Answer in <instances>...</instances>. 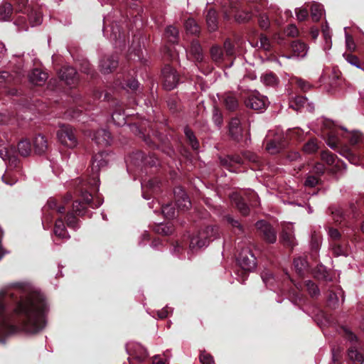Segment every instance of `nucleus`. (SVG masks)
Returning a JSON list of instances; mask_svg holds the SVG:
<instances>
[{"mask_svg":"<svg viewBox=\"0 0 364 364\" xmlns=\"http://www.w3.org/2000/svg\"><path fill=\"white\" fill-rule=\"evenodd\" d=\"M27 16L31 26H36L42 22V16L40 12L31 10Z\"/></svg>","mask_w":364,"mask_h":364,"instance_id":"obj_47","label":"nucleus"},{"mask_svg":"<svg viewBox=\"0 0 364 364\" xmlns=\"http://www.w3.org/2000/svg\"><path fill=\"white\" fill-rule=\"evenodd\" d=\"M327 135L328 138L326 139V144L330 148L335 149L339 144H341V137L339 136L338 129L330 130L327 133Z\"/></svg>","mask_w":364,"mask_h":364,"instance_id":"obj_32","label":"nucleus"},{"mask_svg":"<svg viewBox=\"0 0 364 364\" xmlns=\"http://www.w3.org/2000/svg\"><path fill=\"white\" fill-rule=\"evenodd\" d=\"M328 304L331 308L335 309L338 305V297L334 292H330L328 296Z\"/></svg>","mask_w":364,"mask_h":364,"instance_id":"obj_59","label":"nucleus"},{"mask_svg":"<svg viewBox=\"0 0 364 364\" xmlns=\"http://www.w3.org/2000/svg\"><path fill=\"white\" fill-rule=\"evenodd\" d=\"M289 107L295 110H299L301 107H306V108L312 112L314 109V104L309 102L308 100L302 96H297L290 102Z\"/></svg>","mask_w":364,"mask_h":364,"instance_id":"obj_25","label":"nucleus"},{"mask_svg":"<svg viewBox=\"0 0 364 364\" xmlns=\"http://www.w3.org/2000/svg\"><path fill=\"white\" fill-rule=\"evenodd\" d=\"M54 234L55 236L61 239H68L70 237L65 229L64 223L60 218L55 221Z\"/></svg>","mask_w":364,"mask_h":364,"instance_id":"obj_34","label":"nucleus"},{"mask_svg":"<svg viewBox=\"0 0 364 364\" xmlns=\"http://www.w3.org/2000/svg\"><path fill=\"white\" fill-rule=\"evenodd\" d=\"M292 54L291 55H283L286 58H297L301 59L306 56L308 53V46L306 43L300 41H293L291 46Z\"/></svg>","mask_w":364,"mask_h":364,"instance_id":"obj_15","label":"nucleus"},{"mask_svg":"<svg viewBox=\"0 0 364 364\" xmlns=\"http://www.w3.org/2000/svg\"><path fill=\"white\" fill-rule=\"evenodd\" d=\"M34 151L37 154H43L48 149V141L44 136L41 134L37 135L33 139Z\"/></svg>","mask_w":364,"mask_h":364,"instance_id":"obj_30","label":"nucleus"},{"mask_svg":"<svg viewBox=\"0 0 364 364\" xmlns=\"http://www.w3.org/2000/svg\"><path fill=\"white\" fill-rule=\"evenodd\" d=\"M66 223L69 228L74 230H76L79 227L78 221L73 213H68L67 215Z\"/></svg>","mask_w":364,"mask_h":364,"instance_id":"obj_56","label":"nucleus"},{"mask_svg":"<svg viewBox=\"0 0 364 364\" xmlns=\"http://www.w3.org/2000/svg\"><path fill=\"white\" fill-rule=\"evenodd\" d=\"M259 25L262 29H267L270 26V21L269 17L266 14H262L259 16Z\"/></svg>","mask_w":364,"mask_h":364,"instance_id":"obj_58","label":"nucleus"},{"mask_svg":"<svg viewBox=\"0 0 364 364\" xmlns=\"http://www.w3.org/2000/svg\"><path fill=\"white\" fill-rule=\"evenodd\" d=\"M12 6L9 3L0 5V21H9L12 13Z\"/></svg>","mask_w":364,"mask_h":364,"instance_id":"obj_41","label":"nucleus"},{"mask_svg":"<svg viewBox=\"0 0 364 364\" xmlns=\"http://www.w3.org/2000/svg\"><path fill=\"white\" fill-rule=\"evenodd\" d=\"M285 33L288 36L295 37L298 35L299 31L295 25H289L284 31Z\"/></svg>","mask_w":364,"mask_h":364,"instance_id":"obj_64","label":"nucleus"},{"mask_svg":"<svg viewBox=\"0 0 364 364\" xmlns=\"http://www.w3.org/2000/svg\"><path fill=\"white\" fill-rule=\"evenodd\" d=\"M131 157L133 159L140 160L141 164L150 166H154L159 164L158 159L154 155L145 156L141 151L134 153Z\"/></svg>","mask_w":364,"mask_h":364,"instance_id":"obj_26","label":"nucleus"},{"mask_svg":"<svg viewBox=\"0 0 364 364\" xmlns=\"http://www.w3.org/2000/svg\"><path fill=\"white\" fill-rule=\"evenodd\" d=\"M16 72V76H13L11 74H9L6 71L0 72V85H4V83H18L20 82L21 78L24 76V72L22 68H18Z\"/></svg>","mask_w":364,"mask_h":364,"instance_id":"obj_21","label":"nucleus"},{"mask_svg":"<svg viewBox=\"0 0 364 364\" xmlns=\"http://www.w3.org/2000/svg\"><path fill=\"white\" fill-rule=\"evenodd\" d=\"M17 149L21 156H28L31 152V146L29 140L27 139L21 140L17 145Z\"/></svg>","mask_w":364,"mask_h":364,"instance_id":"obj_38","label":"nucleus"},{"mask_svg":"<svg viewBox=\"0 0 364 364\" xmlns=\"http://www.w3.org/2000/svg\"><path fill=\"white\" fill-rule=\"evenodd\" d=\"M108 154L105 152H99L95 154L92 159V176L87 182H83L81 187L79 188L78 191L80 193L81 199L83 201L76 200L73 203V211L78 215H84L85 214V204L89 205L92 208H98L100 206L103 200L99 197H97L93 200V197L91 193L87 191V188H90L92 191H97L100 185L99 171L101 168L107 165Z\"/></svg>","mask_w":364,"mask_h":364,"instance_id":"obj_2","label":"nucleus"},{"mask_svg":"<svg viewBox=\"0 0 364 364\" xmlns=\"http://www.w3.org/2000/svg\"><path fill=\"white\" fill-rule=\"evenodd\" d=\"M229 131L231 136L236 141L242 137V129L240 126V121L238 118H233L230 122Z\"/></svg>","mask_w":364,"mask_h":364,"instance_id":"obj_29","label":"nucleus"},{"mask_svg":"<svg viewBox=\"0 0 364 364\" xmlns=\"http://www.w3.org/2000/svg\"><path fill=\"white\" fill-rule=\"evenodd\" d=\"M321 159L328 165L335 166L336 170H340L344 165L343 161H340L333 154L329 151H323L321 153Z\"/></svg>","mask_w":364,"mask_h":364,"instance_id":"obj_28","label":"nucleus"},{"mask_svg":"<svg viewBox=\"0 0 364 364\" xmlns=\"http://www.w3.org/2000/svg\"><path fill=\"white\" fill-rule=\"evenodd\" d=\"M186 52L187 55L191 56L193 60L197 62H202L203 59V53L202 48L198 41H193L188 51Z\"/></svg>","mask_w":364,"mask_h":364,"instance_id":"obj_27","label":"nucleus"},{"mask_svg":"<svg viewBox=\"0 0 364 364\" xmlns=\"http://www.w3.org/2000/svg\"><path fill=\"white\" fill-rule=\"evenodd\" d=\"M223 100L226 108L230 111L235 110L239 106L238 99L235 93H225Z\"/></svg>","mask_w":364,"mask_h":364,"instance_id":"obj_31","label":"nucleus"},{"mask_svg":"<svg viewBox=\"0 0 364 364\" xmlns=\"http://www.w3.org/2000/svg\"><path fill=\"white\" fill-rule=\"evenodd\" d=\"M48 78V74L40 69L36 68L28 75L31 83L35 85H43Z\"/></svg>","mask_w":364,"mask_h":364,"instance_id":"obj_24","label":"nucleus"},{"mask_svg":"<svg viewBox=\"0 0 364 364\" xmlns=\"http://www.w3.org/2000/svg\"><path fill=\"white\" fill-rule=\"evenodd\" d=\"M161 212L165 218L171 219L176 215V210L171 204H167L161 207Z\"/></svg>","mask_w":364,"mask_h":364,"instance_id":"obj_50","label":"nucleus"},{"mask_svg":"<svg viewBox=\"0 0 364 364\" xmlns=\"http://www.w3.org/2000/svg\"><path fill=\"white\" fill-rule=\"evenodd\" d=\"M16 149L7 141L0 139V158L7 164L5 173L1 176L2 181L9 186L14 185L18 176L21 174L20 160L16 155Z\"/></svg>","mask_w":364,"mask_h":364,"instance_id":"obj_3","label":"nucleus"},{"mask_svg":"<svg viewBox=\"0 0 364 364\" xmlns=\"http://www.w3.org/2000/svg\"><path fill=\"white\" fill-rule=\"evenodd\" d=\"M127 351L132 355L138 361H143L147 356L146 348L139 343H130L126 346Z\"/></svg>","mask_w":364,"mask_h":364,"instance_id":"obj_17","label":"nucleus"},{"mask_svg":"<svg viewBox=\"0 0 364 364\" xmlns=\"http://www.w3.org/2000/svg\"><path fill=\"white\" fill-rule=\"evenodd\" d=\"M112 120L117 126L121 127L126 124V117L124 111L120 109L116 110L112 115Z\"/></svg>","mask_w":364,"mask_h":364,"instance_id":"obj_44","label":"nucleus"},{"mask_svg":"<svg viewBox=\"0 0 364 364\" xmlns=\"http://www.w3.org/2000/svg\"><path fill=\"white\" fill-rule=\"evenodd\" d=\"M57 136L62 144L69 148H74L77 144L74 129L70 125H60L57 132Z\"/></svg>","mask_w":364,"mask_h":364,"instance_id":"obj_7","label":"nucleus"},{"mask_svg":"<svg viewBox=\"0 0 364 364\" xmlns=\"http://www.w3.org/2000/svg\"><path fill=\"white\" fill-rule=\"evenodd\" d=\"M331 211L333 219L335 220V222H336V223L341 222V220L343 218V210L338 208H331Z\"/></svg>","mask_w":364,"mask_h":364,"instance_id":"obj_57","label":"nucleus"},{"mask_svg":"<svg viewBox=\"0 0 364 364\" xmlns=\"http://www.w3.org/2000/svg\"><path fill=\"white\" fill-rule=\"evenodd\" d=\"M224 50L225 54L226 57H232L235 53V48L234 43L231 41L230 39H226L224 42Z\"/></svg>","mask_w":364,"mask_h":364,"instance_id":"obj_49","label":"nucleus"},{"mask_svg":"<svg viewBox=\"0 0 364 364\" xmlns=\"http://www.w3.org/2000/svg\"><path fill=\"white\" fill-rule=\"evenodd\" d=\"M260 81L265 86L275 87L279 82V79L274 73L267 71L261 75Z\"/></svg>","mask_w":364,"mask_h":364,"instance_id":"obj_33","label":"nucleus"},{"mask_svg":"<svg viewBox=\"0 0 364 364\" xmlns=\"http://www.w3.org/2000/svg\"><path fill=\"white\" fill-rule=\"evenodd\" d=\"M184 134L192 149L198 150L199 149V142L192 130L189 127H184Z\"/></svg>","mask_w":364,"mask_h":364,"instance_id":"obj_40","label":"nucleus"},{"mask_svg":"<svg viewBox=\"0 0 364 364\" xmlns=\"http://www.w3.org/2000/svg\"><path fill=\"white\" fill-rule=\"evenodd\" d=\"M345 336L351 343V346L349 348L348 355L350 360H351L354 364H362L364 358L363 355L358 352L357 346V336L353 334L350 330L347 328L343 329Z\"/></svg>","mask_w":364,"mask_h":364,"instance_id":"obj_9","label":"nucleus"},{"mask_svg":"<svg viewBox=\"0 0 364 364\" xmlns=\"http://www.w3.org/2000/svg\"><path fill=\"white\" fill-rule=\"evenodd\" d=\"M165 34L171 42L175 43L178 38V31L176 27L169 26L166 28Z\"/></svg>","mask_w":364,"mask_h":364,"instance_id":"obj_48","label":"nucleus"},{"mask_svg":"<svg viewBox=\"0 0 364 364\" xmlns=\"http://www.w3.org/2000/svg\"><path fill=\"white\" fill-rule=\"evenodd\" d=\"M218 236L219 230L217 226L208 225L201 228L191 237L188 254L191 252L193 254L201 248L207 247L211 241Z\"/></svg>","mask_w":364,"mask_h":364,"instance_id":"obj_4","label":"nucleus"},{"mask_svg":"<svg viewBox=\"0 0 364 364\" xmlns=\"http://www.w3.org/2000/svg\"><path fill=\"white\" fill-rule=\"evenodd\" d=\"M155 231L158 234L168 235L173 232V228L169 223H159L156 226Z\"/></svg>","mask_w":364,"mask_h":364,"instance_id":"obj_46","label":"nucleus"},{"mask_svg":"<svg viewBox=\"0 0 364 364\" xmlns=\"http://www.w3.org/2000/svg\"><path fill=\"white\" fill-rule=\"evenodd\" d=\"M324 13L323 6L318 3H314L311 6V16L314 21H318Z\"/></svg>","mask_w":364,"mask_h":364,"instance_id":"obj_42","label":"nucleus"},{"mask_svg":"<svg viewBox=\"0 0 364 364\" xmlns=\"http://www.w3.org/2000/svg\"><path fill=\"white\" fill-rule=\"evenodd\" d=\"M173 309L168 306H166L162 309L157 311V316L159 318L163 319L166 318L170 314H171Z\"/></svg>","mask_w":364,"mask_h":364,"instance_id":"obj_63","label":"nucleus"},{"mask_svg":"<svg viewBox=\"0 0 364 364\" xmlns=\"http://www.w3.org/2000/svg\"><path fill=\"white\" fill-rule=\"evenodd\" d=\"M245 105L255 110L262 112L267 107L268 100L266 97L254 90L248 94L245 100Z\"/></svg>","mask_w":364,"mask_h":364,"instance_id":"obj_8","label":"nucleus"},{"mask_svg":"<svg viewBox=\"0 0 364 364\" xmlns=\"http://www.w3.org/2000/svg\"><path fill=\"white\" fill-rule=\"evenodd\" d=\"M57 200L53 198H50L48 200L46 205L43 208V225L44 226V228H46L44 223H50L52 220L53 216L50 213H47V211L49 210H54L55 209L56 211L59 213H63L65 211V207L63 205H57Z\"/></svg>","mask_w":364,"mask_h":364,"instance_id":"obj_16","label":"nucleus"},{"mask_svg":"<svg viewBox=\"0 0 364 364\" xmlns=\"http://www.w3.org/2000/svg\"><path fill=\"white\" fill-rule=\"evenodd\" d=\"M294 266L296 272L299 275H303L308 268L306 260L302 257H298L294 260Z\"/></svg>","mask_w":364,"mask_h":364,"instance_id":"obj_43","label":"nucleus"},{"mask_svg":"<svg viewBox=\"0 0 364 364\" xmlns=\"http://www.w3.org/2000/svg\"><path fill=\"white\" fill-rule=\"evenodd\" d=\"M237 261L240 267L247 272L253 270L256 267V258L247 247L242 250Z\"/></svg>","mask_w":364,"mask_h":364,"instance_id":"obj_10","label":"nucleus"},{"mask_svg":"<svg viewBox=\"0 0 364 364\" xmlns=\"http://www.w3.org/2000/svg\"><path fill=\"white\" fill-rule=\"evenodd\" d=\"M280 239L281 242L286 246L292 247L296 245L294 228L291 224L288 223L283 226Z\"/></svg>","mask_w":364,"mask_h":364,"instance_id":"obj_18","label":"nucleus"},{"mask_svg":"<svg viewBox=\"0 0 364 364\" xmlns=\"http://www.w3.org/2000/svg\"><path fill=\"white\" fill-rule=\"evenodd\" d=\"M59 77L60 80L65 81L68 85H74L78 81V77L75 69L70 66L63 67L59 73Z\"/></svg>","mask_w":364,"mask_h":364,"instance_id":"obj_13","label":"nucleus"},{"mask_svg":"<svg viewBox=\"0 0 364 364\" xmlns=\"http://www.w3.org/2000/svg\"><path fill=\"white\" fill-rule=\"evenodd\" d=\"M220 4L225 19L228 20L234 16L237 22L245 23L252 17V13L240 10V4L237 0H221Z\"/></svg>","mask_w":364,"mask_h":364,"instance_id":"obj_5","label":"nucleus"},{"mask_svg":"<svg viewBox=\"0 0 364 364\" xmlns=\"http://www.w3.org/2000/svg\"><path fill=\"white\" fill-rule=\"evenodd\" d=\"M328 236L333 241V242H337L338 240L341 237V234L338 230L336 228H329L328 232Z\"/></svg>","mask_w":364,"mask_h":364,"instance_id":"obj_62","label":"nucleus"},{"mask_svg":"<svg viewBox=\"0 0 364 364\" xmlns=\"http://www.w3.org/2000/svg\"><path fill=\"white\" fill-rule=\"evenodd\" d=\"M117 65V58L114 55H106L100 61V70L105 74L112 72Z\"/></svg>","mask_w":364,"mask_h":364,"instance_id":"obj_19","label":"nucleus"},{"mask_svg":"<svg viewBox=\"0 0 364 364\" xmlns=\"http://www.w3.org/2000/svg\"><path fill=\"white\" fill-rule=\"evenodd\" d=\"M318 181L319 178L317 176L310 175L307 176L304 185L305 186L313 188L318 183Z\"/></svg>","mask_w":364,"mask_h":364,"instance_id":"obj_60","label":"nucleus"},{"mask_svg":"<svg viewBox=\"0 0 364 364\" xmlns=\"http://www.w3.org/2000/svg\"><path fill=\"white\" fill-rule=\"evenodd\" d=\"M200 361L201 364H214L213 357L205 352H203L200 353Z\"/></svg>","mask_w":364,"mask_h":364,"instance_id":"obj_61","label":"nucleus"},{"mask_svg":"<svg viewBox=\"0 0 364 364\" xmlns=\"http://www.w3.org/2000/svg\"><path fill=\"white\" fill-rule=\"evenodd\" d=\"M220 163L223 166L228 168L230 171H236L235 166L236 165H240L243 164V159L241 156H227L224 158L220 159Z\"/></svg>","mask_w":364,"mask_h":364,"instance_id":"obj_23","label":"nucleus"},{"mask_svg":"<svg viewBox=\"0 0 364 364\" xmlns=\"http://www.w3.org/2000/svg\"><path fill=\"white\" fill-rule=\"evenodd\" d=\"M185 28L186 31L191 34H197L200 31L199 26L193 18H188L185 22Z\"/></svg>","mask_w":364,"mask_h":364,"instance_id":"obj_45","label":"nucleus"},{"mask_svg":"<svg viewBox=\"0 0 364 364\" xmlns=\"http://www.w3.org/2000/svg\"><path fill=\"white\" fill-rule=\"evenodd\" d=\"M341 129L344 131L342 137L348 139L351 145L362 141L361 134L358 132H349L345 127H341Z\"/></svg>","mask_w":364,"mask_h":364,"instance_id":"obj_37","label":"nucleus"},{"mask_svg":"<svg viewBox=\"0 0 364 364\" xmlns=\"http://www.w3.org/2000/svg\"><path fill=\"white\" fill-rule=\"evenodd\" d=\"M211 58L215 63H221L225 60V54L221 47L218 45L213 46L210 50Z\"/></svg>","mask_w":364,"mask_h":364,"instance_id":"obj_36","label":"nucleus"},{"mask_svg":"<svg viewBox=\"0 0 364 364\" xmlns=\"http://www.w3.org/2000/svg\"><path fill=\"white\" fill-rule=\"evenodd\" d=\"M231 199L239 211L244 215H247L249 213L247 202L252 206H257L258 205V196L254 191H247L243 196L237 193H232Z\"/></svg>","mask_w":364,"mask_h":364,"instance_id":"obj_6","label":"nucleus"},{"mask_svg":"<svg viewBox=\"0 0 364 364\" xmlns=\"http://www.w3.org/2000/svg\"><path fill=\"white\" fill-rule=\"evenodd\" d=\"M141 184L143 191L145 189L155 191L159 187V181L156 178H152L147 182H141Z\"/></svg>","mask_w":364,"mask_h":364,"instance_id":"obj_52","label":"nucleus"},{"mask_svg":"<svg viewBox=\"0 0 364 364\" xmlns=\"http://www.w3.org/2000/svg\"><path fill=\"white\" fill-rule=\"evenodd\" d=\"M285 146V141L281 136H277L267 142L266 149L272 154L279 152Z\"/></svg>","mask_w":364,"mask_h":364,"instance_id":"obj_22","label":"nucleus"},{"mask_svg":"<svg viewBox=\"0 0 364 364\" xmlns=\"http://www.w3.org/2000/svg\"><path fill=\"white\" fill-rule=\"evenodd\" d=\"M340 154L346 158L350 163H356L357 156L348 148H342Z\"/></svg>","mask_w":364,"mask_h":364,"instance_id":"obj_51","label":"nucleus"},{"mask_svg":"<svg viewBox=\"0 0 364 364\" xmlns=\"http://www.w3.org/2000/svg\"><path fill=\"white\" fill-rule=\"evenodd\" d=\"M317 143L314 139L309 140L303 147V150L306 154H313L318 150Z\"/></svg>","mask_w":364,"mask_h":364,"instance_id":"obj_53","label":"nucleus"},{"mask_svg":"<svg viewBox=\"0 0 364 364\" xmlns=\"http://www.w3.org/2000/svg\"><path fill=\"white\" fill-rule=\"evenodd\" d=\"M256 46L268 51L271 49V43L267 36L261 35L259 41L257 42Z\"/></svg>","mask_w":364,"mask_h":364,"instance_id":"obj_54","label":"nucleus"},{"mask_svg":"<svg viewBox=\"0 0 364 364\" xmlns=\"http://www.w3.org/2000/svg\"><path fill=\"white\" fill-rule=\"evenodd\" d=\"M92 140L100 146H107L112 141V136L107 129H100L95 132L92 135Z\"/></svg>","mask_w":364,"mask_h":364,"instance_id":"obj_20","label":"nucleus"},{"mask_svg":"<svg viewBox=\"0 0 364 364\" xmlns=\"http://www.w3.org/2000/svg\"><path fill=\"white\" fill-rule=\"evenodd\" d=\"M164 87L166 90L174 89L178 82L179 78L176 71L170 65H166L162 70Z\"/></svg>","mask_w":364,"mask_h":364,"instance_id":"obj_11","label":"nucleus"},{"mask_svg":"<svg viewBox=\"0 0 364 364\" xmlns=\"http://www.w3.org/2000/svg\"><path fill=\"white\" fill-rule=\"evenodd\" d=\"M173 193L178 210H186L191 207V203L183 188L181 187L176 188Z\"/></svg>","mask_w":364,"mask_h":364,"instance_id":"obj_14","label":"nucleus"},{"mask_svg":"<svg viewBox=\"0 0 364 364\" xmlns=\"http://www.w3.org/2000/svg\"><path fill=\"white\" fill-rule=\"evenodd\" d=\"M306 287L308 292L312 297H315L319 295L320 291L318 287L313 282L310 280L306 281Z\"/></svg>","mask_w":364,"mask_h":364,"instance_id":"obj_55","label":"nucleus"},{"mask_svg":"<svg viewBox=\"0 0 364 364\" xmlns=\"http://www.w3.org/2000/svg\"><path fill=\"white\" fill-rule=\"evenodd\" d=\"M331 249L334 256H344L347 257L349 255V250L347 245H341L337 242H332Z\"/></svg>","mask_w":364,"mask_h":364,"instance_id":"obj_39","label":"nucleus"},{"mask_svg":"<svg viewBox=\"0 0 364 364\" xmlns=\"http://www.w3.org/2000/svg\"><path fill=\"white\" fill-rule=\"evenodd\" d=\"M46 299L27 282L10 284L0 290V343L19 333L36 334L46 325Z\"/></svg>","mask_w":364,"mask_h":364,"instance_id":"obj_1","label":"nucleus"},{"mask_svg":"<svg viewBox=\"0 0 364 364\" xmlns=\"http://www.w3.org/2000/svg\"><path fill=\"white\" fill-rule=\"evenodd\" d=\"M206 22L208 30L210 31H215L218 28V18L216 11L213 9H210L206 16Z\"/></svg>","mask_w":364,"mask_h":364,"instance_id":"obj_35","label":"nucleus"},{"mask_svg":"<svg viewBox=\"0 0 364 364\" xmlns=\"http://www.w3.org/2000/svg\"><path fill=\"white\" fill-rule=\"evenodd\" d=\"M256 227L263 238L269 243H274L277 240V234L273 228L264 220L257 222Z\"/></svg>","mask_w":364,"mask_h":364,"instance_id":"obj_12","label":"nucleus"}]
</instances>
